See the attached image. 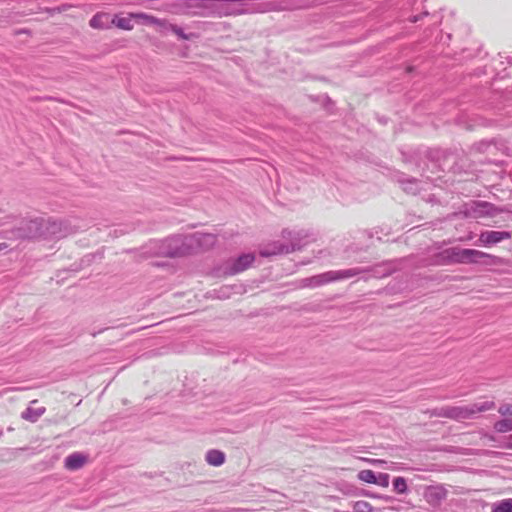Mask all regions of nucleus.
Instances as JSON below:
<instances>
[{
    "label": "nucleus",
    "mask_w": 512,
    "mask_h": 512,
    "mask_svg": "<svg viewBox=\"0 0 512 512\" xmlns=\"http://www.w3.org/2000/svg\"><path fill=\"white\" fill-rule=\"evenodd\" d=\"M213 234L195 233L191 235H172L157 243V254L175 258L192 254L197 248L206 244H214Z\"/></svg>",
    "instance_id": "1"
},
{
    "label": "nucleus",
    "mask_w": 512,
    "mask_h": 512,
    "mask_svg": "<svg viewBox=\"0 0 512 512\" xmlns=\"http://www.w3.org/2000/svg\"><path fill=\"white\" fill-rule=\"evenodd\" d=\"M433 263L436 265L483 264L493 266L502 264L503 259L480 250L455 246L436 253L433 256Z\"/></svg>",
    "instance_id": "2"
},
{
    "label": "nucleus",
    "mask_w": 512,
    "mask_h": 512,
    "mask_svg": "<svg viewBox=\"0 0 512 512\" xmlns=\"http://www.w3.org/2000/svg\"><path fill=\"white\" fill-rule=\"evenodd\" d=\"M424 157L431 163L433 168H437L442 171H449L454 174L462 173L469 167V160L465 156L464 152L427 149Z\"/></svg>",
    "instance_id": "3"
},
{
    "label": "nucleus",
    "mask_w": 512,
    "mask_h": 512,
    "mask_svg": "<svg viewBox=\"0 0 512 512\" xmlns=\"http://www.w3.org/2000/svg\"><path fill=\"white\" fill-rule=\"evenodd\" d=\"M491 109L507 119H502V126H512V87L492 92L489 98Z\"/></svg>",
    "instance_id": "4"
},
{
    "label": "nucleus",
    "mask_w": 512,
    "mask_h": 512,
    "mask_svg": "<svg viewBox=\"0 0 512 512\" xmlns=\"http://www.w3.org/2000/svg\"><path fill=\"white\" fill-rule=\"evenodd\" d=\"M136 17L143 19V24L145 25H157L159 27V32L163 35H168L169 33H174L181 40H191L196 38L197 35L195 33H185L184 30L176 25L172 24L166 20L158 19L152 15H148L143 12H139V14L135 15Z\"/></svg>",
    "instance_id": "5"
},
{
    "label": "nucleus",
    "mask_w": 512,
    "mask_h": 512,
    "mask_svg": "<svg viewBox=\"0 0 512 512\" xmlns=\"http://www.w3.org/2000/svg\"><path fill=\"white\" fill-rule=\"evenodd\" d=\"M359 270H338V271H328L322 274L314 275L312 277H309V282L311 283V288L319 287L321 285L348 279L354 276H358Z\"/></svg>",
    "instance_id": "6"
},
{
    "label": "nucleus",
    "mask_w": 512,
    "mask_h": 512,
    "mask_svg": "<svg viewBox=\"0 0 512 512\" xmlns=\"http://www.w3.org/2000/svg\"><path fill=\"white\" fill-rule=\"evenodd\" d=\"M255 261L253 253H244L235 259L228 260L222 267L224 276H233L248 269Z\"/></svg>",
    "instance_id": "7"
},
{
    "label": "nucleus",
    "mask_w": 512,
    "mask_h": 512,
    "mask_svg": "<svg viewBox=\"0 0 512 512\" xmlns=\"http://www.w3.org/2000/svg\"><path fill=\"white\" fill-rule=\"evenodd\" d=\"M511 238L512 232L510 231L484 230L481 231L477 241L474 244L476 246L490 248L504 240H509Z\"/></svg>",
    "instance_id": "8"
},
{
    "label": "nucleus",
    "mask_w": 512,
    "mask_h": 512,
    "mask_svg": "<svg viewBox=\"0 0 512 512\" xmlns=\"http://www.w3.org/2000/svg\"><path fill=\"white\" fill-rule=\"evenodd\" d=\"M14 237L19 239H31L42 234L41 224L38 219L23 220L19 227L12 231Z\"/></svg>",
    "instance_id": "9"
},
{
    "label": "nucleus",
    "mask_w": 512,
    "mask_h": 512,
    "mask_svg": "<svg viewBox=\"0 0 512 512\" xmlns=\"http://www.w3.org/2000/svg\"><path fill=\"white\" fill-rule=\"evenodd\" d=\"M302 244L300 242L290 241V243H283L275 241L269 244L262 252L261 255L269 257L273 255L289 254L301 250Z\"/></svg>",
    "instance_id": "10"
},
{
    "label": "nucleus",
    "mask_w": 512,
    "mask_h": 512,
    "mask_svg": "<svg viewBox=\"0 0 512 512\" xmlns=\"http://www.w3.org/2000/svg\"><path fill=\"white\" fill-rule=\"evenodd\" d=\"M395 265L393 262H382L373 266L368 267H355L349 268L348 270H359V274L367 273L369 277L383 278L391 275L395 271Z\"/></svg>",
    "instance_id": "11"
},
{
    "label": "nucleus",
    "mask_w": 512,
    "mask_h": 512,
    "mask_svg": "<svg viewBox=\"0 0 512 512\" xmlns=\"http://www.w3.org/2000/svg\"><path fill=\"white\" fill-rule=\"evenodd\" d=\"M448 491L442 485L428 486L424 492V498L428 504L438 507L447 498Z\"/></svg>",
    "instance_id": "12"
},
{
    "label": "nucleus",
    "mask_w": 512,
    "mask_h": 512,
    "mask_svg": "<svg viewBox=\"0 0 512 512\" xmlns=\"http://www.w3.org/2000/svg\"><path fill=\"white\" fill-rule=\"evenodd\" d=\"M439 415L454 420H464L473 418L470 405L444 407L441 409Z\"/></svg>",
    "instance_id": "13"
},
{
    "label": "nucleus",
    "mask_w": 512,
    "mask_h": 512,
    "mask_svg": "<svg viewBox=\"0 0 512 512\" xmlns=\"http://www.w3.org/2000/svg\"><path fill=\"white\" fill-rule=\"evenodd\" d=\"M89 25L94 29H109L113 26L112 17L109 13L98 12L90 19Z\"/></svg>",
    "instance_id": "14"
},
{
    "label": "nucleus",
    "mask_w": 512,
    "mask_h": 512,
    "mask_svg": "<svg viewBox=\"0 0 512 512\" xmlns=\"http://www.w3.org/2000/svg\"><path fill=\"white\" fill-rule=\"evenodd\" d=\"M396 181L407 193L416 194L419 191L418 180L414 177H409L404 173H398L396 175Z\"/></svg>",
    "instance_id": "15"
},
{
    "label": "nucleus",
    "mask_w": 512,
    "mask_h": 512,
    "mask_svg": "<svg viewBox=\"0 0 512 512\" xmlns=\"http://www.w3.org/2000/svg\"><path fill=\"white\" fill-rule=\"evenodd\" d=\"M86 461V455L80 452H74L65 458L64 466L68 470H78L86 463Z\"/></svg>",
    "instance_id": "16"
},
{
    "label": "nucleus",
    "mask_w": 512,
    "mask_h": 512,
    "mask_svg": "<svg viewBox=\"0 0 512 512\" xmlns=\"http://www.w3.org/2000/svg\"><path fill=\"white\" fill-rule=\"evenodd\" d=\"M137 14L138 13H130L127 17H122V16L115 14L112 17L113 26H116L117 28L125 30V31H131L134 27V25L132 23V19H138V20L143 21L142 18L135 16Z\"/></svg>",
    "instance_id": "17"
},
{
    "label": "nucleus",
    "mask_w": 512,
    "mask_h": 512,
    "mask_svg": "<svg viewBox=\"0 0 512 512\" xmlns=\"http://www.w3.org/2000/svg\"><path fill=\"white\" fill-rule=\"evenodd\" d=\"M48 231L56 238H63L69 233L66 221L62 220L50 222Z\"/></svg>",
    "instance_id": "18"
},
{
    "label": "nucleus",
    "mask_w": 512,
    "mask_h": 512,
    "mask_svg": "<svg viewBox=\"0 0 512 512\" xmlns=\"http://www.w3.org/2000/svg\"><path fill=\"white\" fill-rule=\"evenodd\" d=\"M225 453L218 449H210L207 451L205 460L214 467H219L225 462Z\"/></svg>",
    "instance_id": "19"
},
{
    "label": "nucleus",
    "mask_w": 512,
    "mask_h": 512,
    "mask_svg": "<svg viewBox=\"0 0 512 512\" xmlns=\"http://www.w3.org/2000/svg\"><path fill=\"white\" fill-rule=\"evenodd\" d=\"M492 210H493V205L488 202H484V201L473 202L472 212H473L474 217L491 215Z\"/></svg>",
    "instance_id": "20"
},
{
    "label": "nucleus",
    "mask_w": 512,
    "mask_h": 512,
    "mask_svg": "<svg viewBox=\"0 0 512 512\" xmlns=\"http://www.w3.org/2000/svg\"><path fill=\"white\" fill-rule=\"evenodd\" d=\"M282 236L283 238L290 239V241L300 242L302 247L306 245L307 241H304V239L308 237L304 231H290L287 229L282 231Z\"/></svg>",
    "instance_id": "21"
},
{
    "label": "nucleus",
    "mask_w": 512,
    "mask_h": 512,
    "mask_svg": "<svg viewBox=\"0 0 512 512\" xmlns=\"http://www.w3.org/2000/svg\"><path fill=\"white\" fill-rule=\"evenodd\" d=\"M495 407V403L493 401H482L470 404V409L472 413V417L476 414L491 410Z\"/></svg>",
    "instance_id": "22"
},
{
    "label": "nucleus",
    "mask_w": 512,
    "mask_h": 512,
    "mask_svg": "<svg viewBox=\"0 0 512 512\" xmlns=\"http://www.w3.org/2000/svg\"><path fill=\"white\" fill-rule=\"evenodd\" d=\"M44 412H45V408L34 409L31 407H28V408H26L25 411L22 412L21 416L23 419L34 423L42 416V414Z\"/></svg>",
    "instance_id": "23"
},
{
    "label": "nucleus",
    "mask_w": 512,
    "mask_h": 512,
    "mask_svg": "<svg viewBox=\"0 0 512 512\" xmlns=\"http://www.w3.org/2000/svg\"><path fill=\"white\" fill-rule=\"evenodd\" d=\"M393 489L398 494H405L408 492L407 481L404 477H395L392 481Z\"/></svg>",
    "instance_id": "24"
},
{
    "label": "nucleus",
    "mask_w": 512,
    "mask_h": 512,
    "mask_svg": "<svg viewBox=\"0 0 512 512\" xmlns=\"http://www.w3.org/2000/svg\"><path fill=\"white\" fill-rule=\"evenodd\" d=\"M376 475L377 473L373 470L364 469L359 471L358 479L369 484H374L376 482Z\"/></svg>",
    "instance_id": "25"
},
{
    "label": "nucleus",
    "mask_w": 512,
    "mask_h": 512,
    "mask_svg": "<svg viewBox=\"0 0 512 512\" xmlns=\"http://www.w3.org/2000/svg\"><path fill=\"white\" fill-rule=\"evenodd\" d=\"M494 429L499 433H505L508 431H512V419L505 418L498 420L494 424Z\"/></svg>",
    "instance_id": "26"
},
{
    "label": "nucleus",
    "mask_w": 512,
    "mask_h": 512,
    "mask_svg": "<svg viewBox=\"0 0 512 512\" xmlns=\"http://www.w3.org/2000/svg\"><path fill=\"white\" fill-rule=\"evenodd\" d=\"M492 512H512V498L494 504Z\"/></svg>",
    "instance_id": "27"
},
{
    "label": "nucleus",
    "mask_w": 512,
    "mask_h": 512,
    "mask_svg": "<svg viewBox=\"0 0 512 512\" xmlns=\"http://www.w3.org/2000/svg\"><path fill=\"white\" fill-rule=\"evenodd\" d=\"M494 140H481L479 142L474 143L473 148L480 153H485L489 150L491 146H493Z\"/></svg>",
    "instance_id": "28"
},
{
    "label": "nucleus",
    "mask_w": 512,
    "mask_h": 512,
    "mask_svg": "<svg viewBox=\"0 0 512 512\" xmlns=\"http://www.w3.org/2000/svg\"><path fill=\"white\" fill-rule=\"evenodd\" d=\"M354 494H355V496H366V497H369V498L383 499L385 501H391L393 499L390 496L380 495V494L373 493V492L365 490V489H360V493H356L355 492Z\"/></svg>",
    "instance_id": "29"
},
{
    "label": "nucleus",
    "mask_w": 512,
    "mask_h": 512,
    "mask_svg": "<svg viewBox=\"0 0 512 512\" xmlns=\"http://www.w3.org/2000/svg\"><path fill=\"white\" fill-rule=\"evenodd\" d=\"M389 480H390V476L388 473H378L376 475V482L374 484L379 485L381 487H388Z\"/></svg>",
    "instance_id": "30"
},
{
    "label": "nucleus",
    "mask_w": 512,
    "mask_h": 512,
    "mask_svg": "<svg viewBox=\"0 0 512 512\" xmlns=\"http://www.w3.org/2000/svg\"><path fill=\"white\" fill-rule=\"evenodd\" d=\"M213 293L219 299H227L230 297L231 289L229 287H221L218 290H214Z\"/></svg>",
    "instance_id": "31"
},
{
    "label": "nucleus",
    "mask_w": 512,
    "mask_h": 512,
    "mask_svg": "<svg viewBox=\"0 0 512 512\" xmlns=\"http://www.w3.org/2000/svg\"><path fill=\"white\" fill-rule=\"evenodd\" d=\"M499 413L503 416H512V405L503 404L499 407Z\"/></svg>",
    "instance_id": "32"
},
{
    "label": "nucleus",
    "mask_w": 512,
    "mask_h": 512,
    "mask_svg": "<svg viewBox=\"0 0 512 512\" xmlns=\"http://www.w3.org/2000/svg\"><path fill=\"white\" fill-rule=\"evenodd\" d=\"M427 15H428V13H427V12H424V13H421V14H417V15L411 16V17L409 18V21H410V22H412V23H416V22H418V21L422 20V18H423L424 16H427Z\"/></svg>",
    "instance_id": "33"
},
{
    "label": "nucleus",
    "mask_w": 512,
    "mask_h": 512,
    "mask_svg": "<svg viewBox=\"0 0 512 512\" xmlns=\"http://www.w3.org/2000/svg\"><path fill=\"white\" fill-rule=\"evenodd\" d=\"M503 447L512 449V434L505 437V440L503 442Z\"/></svg>",
    "instance_id": "34"
},
{
    "label": "nucleus",
    "mask_w": 512,
    "mask_h": 512,
    "mask_svg": "<svg viewBox=\"0 0 512 512\" xmlns=\"http://www.w3.org/2000/svg\"><path fill=\"white\" fill-rule=\"evenodd\" d=\"M360 493V489L357 488V487H354V486H351L348 490H347V494H350V495H354V493Z\"/></svg>",
    "instance_id": "35"
},
{
    "label": "nucleus",
    "mask_w": 512,
    "mask_h": 512,
    "mask_svg": "<svg viewBox=\"0 0 512 512\" xmlns=\"http://www.w3.org/2000/svg\"><path fill=\"white\" fill-rule=\"evenodd\" d=\"M243 4V0H230V5L232 6H240Z\"/></svg>",
    "instance_id": "36"
},
{
    "label": "nucleus",
    "mask_w": 512,
    "mask_h": 512,
    "mask_svg": "<svg viewBox=\"0 0 512 512\" xmlns=\"http://www.w3.org/2000/svg\"><path fill=\"white\" fill-rule=\"evenodd\" d=\"M302 286L303 287H311V283L309 282V277L302 279Z\"/></svg>",
    "instance_id": "37"
},
{
    "label": "nucleus",
    "mask_w": 512,
    "mask_h": 512,
    "mask_svg": "<svg viewBox=\"0 0 512 512\" xmlns=\"http://www.w3.org/2000/svg\"><path fill=\"white\" fill-rule=\"evenodd\" d=\"M419 168L421 169V171L424 173L425 172V169L426 167L428 168V164L426 162H424V166L422 167L420 164H418Z\"/></svg>",
    "instance_id": "38"
},
{
    "label": "nucleus",
    "mask_w": 512,
    "mask_h": 512,
    "mask_svg": "<svg viewBox=\"0 0 512 512\" xmlns=\"http://www.w3.org/2000/svg\"><path fill=\"white\" fill-rule=\"evenodd\" d=\"M505 59L507 60V63L512 66V57L507 56V57H505Z\"/></svg>",
    "instance_id": "39"
},
{
    "label": "nucleus",
    "mask_w": 512,
    "mask_h": 512,
    "mask_svg": "<svg viewBox=\"0 0 512 512\" xmlns=\"http://www.w3.org/2000/svg\"><path fill=\"white\" fill-rule=\"evenodd\" d=\"M105 329H106V328L99 330V331H98V333H100V332L104 331ZM96 334H97V332H93V333H92V335H93V336H96Z\"/></svg>",
    "instance_id": "40"
},
{
    "label": "nucleus",
    "mask_w": 512,
    "mask_h": 512,
    "mask_svg": "<svg viewBox=\"0 0 512 512\" xmlns=\"http://www.w3.org/2000/svg\"><path fill=\"white\" fill-rule=\"evenodd\" d=\"M2 434H3V432H2V430H0V437L2 436Z\"/></svg>",
    "instance_id": "41"
}]
</instances>
